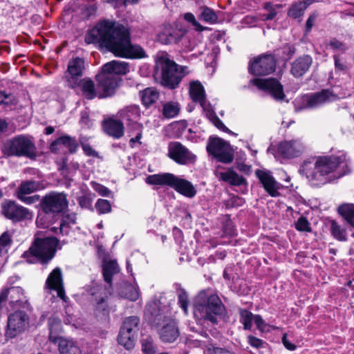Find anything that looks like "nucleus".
I'll use <instances>...</instances> for the list:
<instances>
[{
  "mask_svg": "<svg viewBox=\"0 0 354 354\" xmlns=\"http://www.w3.org/2000/svg\"><path fill=\"white\" fill-rule=\"evenodd\" d=\"M85 41L100 44L118 57L130 59L147 57L140 45L131 43L129 30L116 21L104 20L98 23L87 33Z\"/></svg>",
  "mask_w": 354,
  "mask_h": 354,
  "instance_id": "f257e3e1",
  "label": "nucleus"
},
{
  "mask_svg": "<svg viewBox=\"0 0 354 354\" xmlns=\"http://www.w3.org/2000/svg\"><path fill=\"white\" fill-rule=\"evenodd\" d=\"M350 171V161L344 153L310 157L303 161L299 169V174L315 187L331 183Z\"/></svg>",
  "mask_w": 354,
  "mask_h": 354,
  "instance_id": "f03ea898",
  "label": "nucleus"
},
{
  "mask_svg": "<svg viewBox=\"0 0 354 354\" xmlns=\"http://www.w3.org/2000/svg\"><path fill=\"white\" fill-rule=\"evenodd\" d=\"M129 71V65L126 62L113 60L105 64L101 72L95 77L98 82V88L102 89L103 93L100 97L113 95L120 81V75H124Z\"/></svg>",
  "mask_w": 354,
  "mask_h": 354,
  "instance_id": "7ed1b4c3",
  "label": "nucleus"
},
{
  "mask_svg": "<svg viewBox=\"0 0 354 354\" xmlns=\"http://www.w3.org/2000/svg\"><path fill=\"white\" fill-rule=\"evenodd\" d=\"M195 315L200 319L216 324L217 316L222 315L225 306L220 297L209 290H202L194 300Z\"/></svg>",
  "mask_w": 354,
  "mask_h": 354,
  "instance_id": "20e7f679",
  "label": "nucleus"
},
{
  "mask_svg": "<svg viewBox=\"0 0 354 354\" xmlns=\"http://www.w3.org/2000/svg\"><path fill=\"white\" fill-rule=\"evenodd\" d=\"M146 315H150V322L158 328L160 339L165 343H172L179 337L180 332L176 322L160 312L156 302L148 304Z\"/></svg>",
  "mask_w": 354,
  "mask_h": 354,
  "instance_id": "39448f33",
  "label": "nucleus"
},
{
  "mask_svg": "<svg viewBox=\"0 0 354 354\" xmlns=\"http://www.w3.org/2000/svg\"><path fill=\"white\" fill-rule=\"evenodd\" d=\"M156 70V75L160 73L161 84L169 88H175L184 77L183 67L171 60L167 54L158 57Z\"/></svg>",
  "mask_w": 354,
  "mask_h": 354,
  "instance_id": "423d86ee",
  "label": "nucleus"
},
{
  "mask_svg": "<svg viewBox=\"0 0 354 354\" xmlns=\"http://www.w3.org/2000/svg\"><path fill=\"white\" fill-rule=\"evenodd\" d=\"M146 183L149 185L169 186L189 198H193L196 194V190L191 182L170 173L150 175L146 178Z\"/></svg>",
  "mask_w": 354,
  "mask_h": 354,
  "instance_id": "0eeeda50",
  "label": "nucleus"
},
{
  "mask_svg": "<svg viewBox=\"0 0 354 354\" xmlns=\"http://www.w3.org/2000/svg\"><path fill=\"white\" fill-rule=\"evenodd\" d=\"M58 243L59 240L55 237L36 239L29 251L24 253V259H26L28 263H33L30 259V253L41 263H47L54 257Z\"/></svg>",
  "mask_w": 354,
  "mask_h": 354,
  "instance_id": "6e6552de",
  "label": "nucleus"
},
{
  "mask_svg": "<svg viewBox=\"0 0 354 354\" xmlns=\"http://www.w3.org/2000/svg\"><path fill=\"white\" fill-rule=\"evenodd\" d=\"M206 149L209 154L222 163L229 164L234 160V152L230 143L220 138L210 137Z\"/></svg>",
  "mask_w": 354,
  "mask_h": 354,
  "instance_id": "1a4fd4ad",
  "label": "nucleus"
},
{
  "mask_svg": "<svg viewBox=\"0 0 354 354\" xmlns=\"http://www.w3.org/2000/svg\"><path fill=\"white\" fill-rule=\"evenodd\" d=\"M68 203L66 194L50 192L43 198L41 205L45 216H55L67 208Z\"/></svg>",
  "mask_w": 354,
  "mask_h": 354,
  "instance_id": "9d476101",
  "label": "nucleus"
},
{
  "mask_svg": "<svg viewBox=\"0 0 354 354\" xmlns=\"http://www.w3.org/2000/svg\"><path fill=\"white\" fill-rule=\"evenodd\" d=\"M276 59L272 54H262L249 62L248 71L254 75H268L275 71Z\"/></svg>",
  "mask_w": 354,
  "mask_h": 354,
  "instance_id": "9b49d317",
  "label": "nucleus"
},
{
  "mask_svg": "<svg viewBox=\"0 0 354 354\" xmlns=\"http://www.w3.org/2000/svg\"><path fill=\"white\" fill-rule=\"evenodd\" d=\"M306 144L300 138L284 140L277 145L276 157L292 159L301 156L306 150Z\"/></svg>",
  "mask_w": 354,
  "mask_h": 354,
  "instance_id": "f8f14e48",
  "label": "nucleus"
},
{
  "mask_svg": "<svg viewBox=\"0 0 354 354\" xmlns=\"http://www.w3.org/2000/svg\"><path fill=\"white\" fill-rule=\"evenodd\" d=\"M168 156L176 163L183 165L194 163L196 160V156L180 142L169 143Z\"/></svg>",
  "mask_w": 354,
  "mask_h": 354,
  "instance_id": "ddd939ff",
  "label": "nucleus"
},
{
  "mask_svg": "<svg viewBox=\"0 0 354 354\" xmlns=\"http://www.w3.org/2000/svg\"><path fill=\"white\" fill-rule=\"evenodd\" d=\"M255 175L261 183L265 191L272 197L280 196L279 189L282 185L273 177L272 172L266 169H257Z\"/></svg>",
  "mask_w": 354,
  "mask_h": 354,
  "instance_id": "4468645a",
  "label": "nucleus"
},
{
  "mask_svg": "<svg viewBox=\"0 0 354 354\" xmlns=\"http://www.w3.org/2000/svg\"><path fill=\"white\" fill-rule=\"evenodd\" d=\"M250 82L259 89L269 92L277 100H281L285 97L283 86L274 78H255L252 79Z\"/></svg>",
  "mask_w": 354,
  "mask_h": 354,
  "instance_id": "2eb2a0df",
  "label": "nucleus"
},
{
  "mask_svg": "<svg viewBox=\"0 0 354 354\" xmlns=\"http://www.w3.org/2000/svg\"><path fill=\"white\" fill-rule=\"evenodd\" d=\"M84 69V59L75 57L69 61L67 68L68 73L67 82L70 88L73 89L77 88L78 80L82 77Z\"/></svg>",
  "mask_w": 354,
  "mask_h": 354,
  "instance_id": "dca6fc26",
  "label": "nucleus"
},
{
  "mask_svg": "<svg viewBox=\"0 0 354 354\" xmlns=\"http://www.w3.org/2000/svg\"><path fill=\"white\" fill-rule=\"evenodd\" d=\"M339 97L332 89H323L320 92L307 95L306 97V107L317 108L326 102H333Z\"/></svg>",
  "mask_w": 354,
  "mask_h": 354,
  "instance_id": "f3484780",
  "label": "nucleus"
},
{
  "mask_svg": "<svg viewBox=\"0 0 354 354\" xmlns=\"http://www.w3.org/2000/svg\"><path fill=\"white\" fill-rule=\"evenodd\" d=\"M120 118L127 126H131L135 129H140L138 120L140 118V110L138 106L132 105L122 109L120 112Z\"/></svg>",
  "mask_w": 354,
  "mask_h": 354,
  "instance_id": "a211bd4d",
  "label": "nucleus"
},
{
  "mask_svg": "<svg viewBox=\"0 0 354 354\" xmlns=\"http://www.w3.org/2000/svg\"><path fill=\"white\" fill-rule=\"evenodd\" d=\"M2 214L12 222H19L22 220V207L11 200H5L1 203Z\"/></svg>",
  "mask_w": 354,
  "mask_h": 354,
  "instance_id": "6ab92c4d",
  "label": "nucleus"
},
{
  "mask_svg": "<svg viewBox=\"0 0 354 354\" xmlns=\"http://www.w3.org/2000/svg\"><path fill=\"white\" fill-rule=\"evenodd\" d=\"M22 331V311L16 310L8 317L6 336L13 338Z\"/></svg>",
  "mask_w": 354,
  "mask_h": 354,
  "instance_id": "aec40b11",
  "label": "nucleus"
},
{
  "mask_svg": "<svg viewBox=\"0 0 354 354\" xmlns=\"http://www.w3.org/2000/svg\"><path fill=\"white\" fill-rule=\"evenodd\" d=\"M77 88L80 89L82 96L89 100L96 97L100 98V95L103 93L102 89L100 90L98 85L96 88L93 81L87 77L78 80Z\"/></svg>",
  "mask_w": 354,
  "mask_h": 354,
  "instance_id": "412c9836",
  "label": "nucleus"
},
{
  "mask_svg": "<svg viewBox=\"0 0 354 354\" xmlns=\"http://www.w3.org/2000/svg\"><path fill=\"white\" fill-rule=\"evenodd\" d=\"M313 59L310 55H304L295 59L291 66L290 73L295 77H302L310 68Z\"/></svg>",
  "mask_w": 354,
  "mask_h": 354,
  "instance_id": "4be33fe9",
  "label": "nucleus"
},
{
  "mask_svg": "<svg viewBox=\"0 0 354 354\" xmlns=\"http://www.w3.org/2000/svg\"><path fill=\"white\" fill-rule=\"evenodd\" d=\"M104 132L109 136L119 139L124 136V123L122 121L109 118L103 121Z\"/></svg>",
  "mask_w": 354,
  "mask_h": 354,
  "instance_id": "5701e85b",
  "label": "nucleus"
},
{
  "mask_svg": "<svg viewBox=\"0 0 354 354\" xmlns=\"http://www.w3.org/2000/svg\"><path fill=\"white\" fill-rule=\"evenodd\" d=\"M189 95L194 102H198L203 109H207L205 89L200 82L194 81L190 83Z\"/></svg>",
  "mask_w": 354,
  "mask_h": 354,
  "instance_id": "b1692460",
  "label": "nucleus"
},
{
  "mask_svg": "<svg viewBox=\"0 0 354 354\" xmlns=\"http://www.w3.org/2000/svg\"><path fill=\"white\" fill-rule=\"evenodd\" d=\"M102 289L101 286L95 284L88 290V294L92 297L91 301L95 303V310L99 311H104L107 308L106 297L103 295Z\"/></svg>",
  "mask_w": 354,
  "mask_h": 354,
  "instance_id": "393cba45",
  "label": "nucleus"
},
{
  "mask_svg": "<svg viewBox=\"0 0 354 354\" xmlns=\"http://www.w3.org/2000/svg\"><path fill=\"white\" fill-rule=\"evenodd\" d=\"M49 340L55 344L59 342L64 338L60 335L63 331L62 321L56 317H50L48 319Z\"/></svg>",
  "mask_w": 354,
  "mask_h": 354,
  "instance_id": "a878e982",
  "label": "nucleus"
},
{
  "mask_svg": "<svg viewBox=\"0 0 354 354\" xmlns=\"http://www.w3.org/2000/svg\"><path fill=\"white\" fill-rule=\"evenodd\" d=\"M218 177L219 179L234 186L247 185L246 179L242 176L239 175L232 169H229L226 171L220 172Z\"/></svg>",
  "mask_w": 354,
  "mask_h": 354,
  "instance_id": "bb28decb",
  "label": "nucleus"
},
{
  "mask_svg": "<svg viewBox=\"0 0 354 354\" xmlns=\"http://www.w3.org/2000/svg\"><path fill=\"white\" fill-rule=\"evenodd\" d=\"M3 151L8 156H21L22 137L17 136L6 141L3 145Z\"/></svg>",
  "mask_w": 354,
  "mask_h": 354,
  "instance_id": "cd10ccee",
  "label": "nucleus"
},
{
  "mask_svg": "<svg viewBox=\"0 0 354 354\" xmlns=\"http://www.w3.org/2000/svg\"><path fill=\"white\" fill-rule=\"evenodd\" d=\"M119 271L120 268L116 261L109 260L104 262L102 273L104 279L107 283L111 284L113 276L118 273Z\"/></svg>",
  "mask_w": 354,
  "mask_h": 354,
  "instance_id": "c85d7f7f",
  "label": "nucleus"
},
{
  "mask_svg": "<svg viewBox=\"0 0 354 354\" xmlns=\"http://www.w3.org/2000/svg\"><path fill=\"white\" fill-rule=\"evenodd\" d=\"M318 1H319V0H304L295 3L290 8L288 15L294 19L299 18L304 15L308 6Z\"/></svg>",
  "mask_w": 354,
  "mask_h": 354,
  "instance_id": "c756f323",
  "label": "nucleus"
},
{
  "mask_svg": "<svg viewBox=\"0 0 354 354\" xmlns=\"http://www.w3.org/2000/svg\"><path fill=\"white\" fill-rule=\"evenodd\" d=\"M57 344L61 354H82L80 347L72 340L64 338Z\"/></svg>",
  "mask_w": 354,
  "mask_h": 354,
  "instance_id": "7c9ffc66",
  "label": "nucleus"
},
{
  "mask_svg": "<svg viewBox=\"0 0 354 354\" xmlns=\"http://www.w3.org/2000/svg\"><path fill=\"white\" fill-rule=\"evenodd\" d=\"M140 97L142 104L146 107H149L158 100L159 98V93L156 88L149 87L140 91Z\"/></svg>",
  "mask_w": 354,
  "mask_h": 354,
  "instance_id": "2f4dec72",
  "label": "nucleus"
},
{
  "mask_svg": "<svg viewBox=\"0 0 354 354\" xmlns=\"http://www.w3.org/2000/svg\"><path fill=\"white\" fill-rule=\"evenodd\" d=\"M63 284L62 270L59 268H55L48 275L46 281V287L53 290Z\"/></svg>",
  "mask_w": 354,
  "mask_h": 354,
  "instance_id": "473e14b6",
  "label": "nucleus"
},
{
  "mask_svg": "<svg viewBox=\"0 0 354 354\" xmlns=\"http://www.w3.org/2000/svg\"><path fill=\"white\" fill-rule=\"evenodd\" d=\"M180 111V104L174 101L162 104V115L165 118L170 119L177 116Z\"/></svg>",
  "mask_w": 354,
  "mask_h": 354,
  "instance_id": "72a5a7b5",
  "label": "nucleus"
},
{
  "mask_svg": "<svg viewBox=\"0 0 354 354\" xmlns=\"http://www.w3.org/2000/svg\"><path fill=\"white\" fill-rule=\"evenodd\" d=\"M185 33V32L182 30L174 29L170 32L162 33L160 37L165 44H176L183 38Z\"/></svg>",
  "mask_w": 354,
  "mask_h": 354,
  "instance_id": "f704fd0d",
  "label": "nucleus"
},
{
  "mask_svg": "<svg viewBox=\"0 0 354 354\" xmlns=\"http://www.w3.org/2000/svg\"><path fill=\"white\" fill-rule=\"evenodd\" d=\"M18 101V98L14 94L8 93L5 91H0V106H3L6 110L12 109Z\"/></svg>",
  "mask_w": 354,
  "mask_h": 354,
  "instance_id": "c9c22d12",
  "label": "nucleus"
},
{
  "mask_svg": "<svg viewBox=\"0 0 354 354\" xmlns=\"http://www.w3.org/2000/svg\"><path fill=\"white\" fill-rule=\"evenodd\" d=\"M10 242V238L7 232L0 236V267L3 266L7 259V253Z\"/></svg>",
  "mask_w": 354,
  "mask_h": 354,
  "instance_id": "e433bc0d",
  "label": "nucleus"
},
{
  "mask_svg": "<svg viewBox=\"0 0 354 354\" xmlns=\"http://www.w3.org/2000/svg\"><path fill=\"white\" fill-rule=\"evenodd\" d=\"M136 337L133 335L125 333L124 330L120 329L118 337V342L127 350H130L134 347Z\"/></svg>",
  "mask_w": 354,
  "mask_h": 354,
  "instance_id": "4c0bfd02",
  "label": "nucleus"
},
{
  "mask_svg": "<svg viewBox=\"0 0 354 354\" xmlns=\"http://www.w3.org/2000/svg\"><path fill=\"white\" fill-rule=\"evenodd\" d=\"M282 6L280 4H272L270 2H266L264 4L263 8L268 12V14H259L260 19L266 21L273 20L278 14L277 10L281 8Z\"/></svg>",
  "mask_w": 354,
  "mask_h": 354,
  "instance_id": "58836bf2",
  "label": "nucleus"
},
{
  "mask_svg": "<svg viewBox=\"0 0 354 354\" xmlns=\"http://www.w3.org/2000/svg\"><path fill=\"white\" fill-rule=\"evenodd\" d=\"M338 212L354 227V205L344 204L338 207Z\"/></svg>",
  "mask_w": 354,
  "mask_h": 354,
  "instance_id": "ea45409f",
  "label": "nucleus"
},
{
  "mask_svg": "<svg viewBox=\"0 0 354 354\" xmlns=\"http://www.w3.org/2000/svg\"><path fill=\"white\" fill-rule=\"evenodd\" d=\"M61 145L67 148L71 153H76L79 144L75 138L68 135L59 137V141Z\"/></svg>",
  "mask_w": 354,
  "mask_h": 354,
  "instance_id": "a19ab883",
  "label": "nucleus"
},
{
  "mask_svg": "<svg viewBox=\"0 0 354 354\" xmlns=\"http://www.w3.org/2000/svg\"><path fill=\"white\" fill-rule=\"evenodd\" d=\"M24 156L32 160H36L38 156V151L34 143L24 136Z\"/></svg>",
  "mask_w": 354,
  "mask_h": 354,
  "instance_id": "79ce46f5",
  "label": "nucleus"
},
{
  "mask_svg": "<svg viewBox=\"0 0 354 354\" xmlns=\"http://www.w3.org/2000/svg\"><path fill=\"white\" fill-rule=\"evenodd\" d=\"M203 354H235L234 352L223 347L217 346L212 342L204 346Z\"/></svg>",
  "mask_w": 354,
  "mask_h": 354,
  "instance_id": "37998d69",
  "label": "nucleus"
},
{
  "mask_svg": "<svg viewBox=\"0 0 354 354\" xmlns=\"http://www.w3.org/2000/svg\"><path fill=\"white\" fill-rule=\"evenodd\" d=\"M240 322L243 325L245 330H250L252 325V321H254V315L249 310L246 309H240Z\"/></svg>",
  "mask_w": 354,
  "mask_h": 354,
  "instance_id": "c03bdc74",
  "label": "nucleus"
},
{
  "mask_svg": "<svg viewBox=\"0 0 354 354\" xmlns=\"http://www.w3.org/2000/svg\"><path fill=\"white\" fill-rule=\"evenodd\" d=\"M330 232L335 239L342 241L346 240V230L335 221H330Z\"/></svg>",
  "mask_w": 354,
  "mask_h": 354,
  "instance_id": "a18cd8bd",
  "label": "nucleus"
},
{
  "mask_svg": "<svg viewBox=\"0 0 354 354\" xmlns=\"http://www.w3.org/2000/svg\"><path fill=\"white\" fill-rule=\"evenodd\" d=\"M201 10L199 17L201 20L209 24H214L217 21V15L212 9L204 6L201 8Z\"/></svg>",
  "mask_w": 354,
  "mask_h": 354,
  "instance_id": "49530a36",
  "label": "nucleus"
},
{
  "mask_svg": "<svg viewBox=\"0 0 354 354\" xmlns=\"http://www.w3.org/2000/svg\"><path fill=\"white\" fill-rule=\"evenodd\" d=\"M142 351L144 354H156V348L153 344L151 337L142 338L141 340Z\"/></svg>",
  "mask_w": 354,
  "mask_h": 354,
  "instance_id": "de8ad7c7",
  "label": "nucleus"
},
{
  "mask_svg": "<svg viewBox=\"0 0 354 354\" xmlns=\"http://www.w3.org/2000/svg\"><path fill=\"white\" fill-rule=\"evenodd\" d=\"M42 188L39 181L26 180L24 182V195L30 194Z\"/></svg>",
  "mask_w": 354,
  "mask_h": 354,
  "instance_id": "09e8293b",
  "label": "nucleus"
},
{
  "mask_svg": "<svg viewBox=\"0 0 354 354\" xmlns=\"http://www.w3.org/2000/svg\"><path fill=\"white\" fill-rule=\"evenodd\" d=\"M95 207L100 214H107L111 211V206L109 201L105 199H98Z\"/></svg>",
  "mask_w": 354,
  "mask_h": 354,
  "instance_id": "8fccbe9b",
  "label": "nucleus"
},
{
  "mask_svg": "<svg viewBox=\"0 0 354 354\" xmlns=\"http://www.w3.org/2000/svg\"><path fill=\"white\" fill-rule=\"evenodd\" d=\"M328 46H330L333 51L340 52L342 53H344L348 49V46L345 43L337 40L336 38L330 39Z\"/></svg>",
  "mask_w": 354,
  "mask_h": 354,
  "instance_id": "3c124183",
  "label": "nucleus"
},
{
  "mask_svg": "<svg viewBox=\"0 0 354 354\" xmlns=\"http://www.w3.org/2000/svg\"><path fill=\"white\" fill-rule=\"evenodd\" d=\"M139 323L140 319L138 317L131 316L123 321L122 326L128 328H132L133 330L138 332Z\"/></svg>",
  "mask_w": 354,
  "mask_h": 354,
  "instance_id": "603ef678",
  "label": "nucleus"
},
{
  "mask_svg": "<svg viewBox=\"0 0 354 354\" xmlns=\"http://www.w3.org/2000/svg\"><path fill=\"white\" fill-rule=\"evenodd\" d=\"M295 228L300 232H310L311 227L310 223L307 218L304 216H301L298 218L297 221L295 224Z\"/></svg>",
  "mask_w": 354,
  "mask_h": 354,
  "instance_id": "864d4df0",
  "label": "nucleus"
},
{
  "mask_svg": "<svg viewBox=\"0 0 354 354\" xmlns=\"http://www.w3.org/2000/svg\"><path fill=\"white\" fill-rule=\"evenodd\" d=\"M184 19L187 22L190 23L195 30L201 32L205 29V27L201 26L199 22L197 21L194 15L191 12H187L184 15Z\"/></svg>",
  "mask_w": 354,
  "mask_h": 354,
  "instance_id": "5fc2aeb1",
  "label": "nucleus"
},
{
  "mask_svg": "<svg viewBox=\"0 0 354 354\" xmlns=\"http://www.w3.org/2000/svg\"><path fill=\"white\" fill-rule=\"evenodd\" d=\"M97 8V7L95 4L85 6L82 11L83 17L88 19L90 17L95 16Z\"/></svg>",
  "mask_w": 354,
  "mask_h": 354,
  "instance_id": "6e6d98bb",
  "label": "nucleus"
},
{
  "mask_svg": "<svg viewBox=\"0 0 354 354\" xmlns=\"http://www.w3.org/2000/svg\"><path fill=\"white\" fill-rule=\"evenodd\" d=\"M282 50L283 58L286 60L290 59L295 53V46L290 44H286L285 46H283Z\"/></svg>",
  "mask_w": 354,
  "mask_h": 354,
  "instance_id": "4d7b16f0",
  "label": "nucleus"
},
{
  "mask_svg": "<svg viewBox=\"0 0 354 354\" xmlns=\"http://www.w3.org/2000/svg\"><path fill=\"white\" fill-rule=\"evenodd\" d=\"M178 304L183 310L187 313L188 306V297L187 292L183 290L178 295Z\"/></svg>",
  "mask_w": 354,
  "mask_h": 354,
  "instance_id": "13d9d810",
  "label": "nucleus"
},
{
  "mask_svg": "<svg viewBox=\"0 0 354 354\" xmlns=\"http://www.w3.org/2000/svg\"><path fill=\"white\" fill-rule=\"evenodd\" d=\"M93 187L95 191L102 196H108L111 193V191L106 187L97 183H93Z\"/></svg>",
  "mask_w": 354,
  "mask_h": 354,
  "instance_id": "bf43d9fd",
  "label": "nucleus"
},
{
  "mask_svg": "<svg viewBox=\"0 0 354 354\" xmlns=\"http://www.w3.org/2000/svg\"><path fill=\"white\" fill-rule=\"evenodd\" d=\"M81 145L84 153L87 156L99 157L98 153L90 145L81 142Z\"/></svg>",
  "mask_w": 354,
  "mask_h": 354,
  "instance_id": "052dcab7",
  "label": "nucleus"
},
{
  "mask_svg": "<svg viewBox=\"0 0 354 354\" xmlns=\"http://www.w3.org/2000/svg\"><path fill=\"white\" fill-rule=\"evenodd\" d=\"M318 17V12L317 11L313 12L311 13L308 18L306 23V32H309L311 31L312 28L314 26V23L316 20V19Z\"/></svg>",
  "mask_w": 354,
  "mask_h": 354,
  "instance_id": "680f3d73",
  "label": "nucleus"
},
{
  "mask_svg": "<svg viewBox=\"0 0 354 354\" xmlns=\"http://www.w3.org/2000/svg\"><path fill=\"white\" fill-rule=\"evenodd\" d=\"M248 339L250 345L256 348H261L266 344L262 339L252 335H249Z\"/></svg>",
  "mask_w": 354,
  "mask_h": 354,
  "instance_id": "e2e57ef3",
  "label": "nucleus"
},
{
  "mask_svg": "<svg viewBox=\"0 0 354 354\" xmlns=\"http://www.w3.org/2000/svg\"><path fill=\"white\" fill-rule=\"evenodd\" d=\"M254 322L260 331L263 332L265 330L267 324L260 315H254Z\"/></svg>",
  "mask_w": 354,
  "mask_h": 354,
  "instance_id": "0e129e2a",
  "label": "nucleus"
},
{
  "mask_svg": "<svg viewBox=\"0 0 354 354\" xmlns=\"http://www.w3.org/2000/svg\"><path fill=\"white\" fill-rule=\"evenodd\" d=\"M215 127H216L218 129L227 132L231 133V131L225 127L223 122L218 118V117H213V122Z\"/></svg>",
  "mask_w": 354,
  "mask_h": 354,
  "instance_id": "69168bd1",
  "label": "nucleus"
},
{
  "mask_svg": "<svg viewBox=\"0 0 354 354\" xmlns=\"http://www.w3.org/2000/svg\"><path fill=\"white\" fill-rule=\"evenodd\" d=\"M234 266H228L225 268L223 276L225 280L230 281L234 279Z\"/></svg>",
  "mask_w": 354,
  "mask_h": 354,
  "instance_id": "338daca9",
  "label": "nucleus"
},
{
  "mask_svg": "<svg viewBox=\"0 0 354 354\" xmlns=\"http://www.w3.org/2000/svg\"><path fill=\"white\" fill-rule=\"evenodd\" d=\"M260 19V17L259 16H250L248 15L245 17L243 19V22L249 26H254V24Z\"/></svg>",
  "mask_w": 354,
  "mask_h": 354,
  "instance_id": "774afa93",
  "label": "nucleus"
}]
</instances>
